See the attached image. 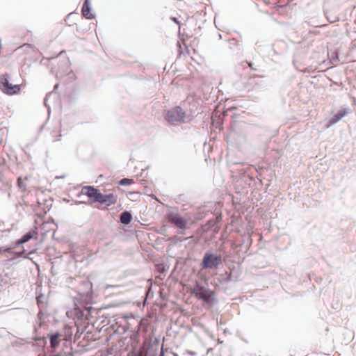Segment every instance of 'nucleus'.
Masks as SVG:
<instances>
[{"label": "nucleus", "instance_id": "nucleus-6", "mask_svg": "<svg viewBox=\"0 0 356 356\" xmlns=\"http://www.w3.org/2000/svg\"><path fill=\"white\" fill-rule=\"evenodd\" d=\"M220 263V257L207 253L203 259L202 267L204 268H213L218 266Z\"/></svg>", "mask_w": 356, "mask_h": 356}, {"label": "nucleus", "instance_id": "nucleus-20", "mask_svg": "<svg viewBox=\"0 0 356 356\" xmlns=\"http://www.w3.org/2000/svg\"><path fill=\"white\" fill-rule=\"evenodd\" d=\"M248 65L250 67H252V65L251 63H249Z\"/></svg>", "mask_w": 356, "mask_h": 356}, {"label": "nucleus", "instance_id": "nucleus-21", "mask_svg": "<svg viewBox=\"0 0 356 356\" xmlns=\"http://www.w3.org/2000/svg\"><path fill=\"white\" fill-rule=\"evenodd\" d=\"M161 356H163V352L161 351Z\"/></svg>", "mask_w": 356, "mask_h": 356}, {"label": "nucleus", "instance_id": "nucleus-12", "mask_svg": "<svg viewBox=\"0 0 356 356\" xmlns=\"http://www.w3.org/2000/svg\"><path fill=\"white\" fill-rule=\"evenodd\" d=\"M60 334L58 333L54 334L50 337L51 347L55 348L58 346L60 343L59 337Z\"/></svg>", "mask_w": 356, "mask_h": 356}, {"label": "nucleus", "instance_id": "nucleus-18", "mask_svg": "<svg viewBox=\"0 0 356 356\" xmlns=\"http://www.w3.org/2000/svg\"><path fill=\"white\" fill-rule=\"evenodd\" d=\"M59 54H56L54 55V56L51 57V58H47V59H51V58H54L56 57H57Z\"/></svg>", "mask_w": 356, "mask_h": 356}, {"label": "nucleus", "instance_id": "nucleus-8", "mask_svg": "<svg viewBox=\"0 0 356 356\" xmlns=\"http://www.w3.org/2000/svg\"><path fill=\"white\" fill-rule=\"evenodd\" d=\"M348 113V111L343 108L339 110L335 115H334L327 122L326 127L329 128L331 126L336 124L337 122H339L340 120H341Z\"/></svg>", "mask_w": 356, "mask_h": 356}, {"label": "nucleus", "instance_id": "nucleus-5", "mask_svg": "<svg viewBox=\"0 0 356 356\" xmlns=\"http://www.w3.org/2000/svg\"><path fill=\"white\" fill-rule=\"evenodd\" d=\"M0 88L3 92L8 95L15 94L20 90L19 85L10 84L6 75H3L0 77Z\"/></svg>", "mask_w": 356, "mask_h": 356}, {"label": "nucleus", "instance_id": "nucleus-22", "mask_svg": "<svg viewBox=\"0 0 356 356\" xmlns=\"http://www.w3.org/2000/svg\"><path fill=\"white\" fill-rule=\"evenodd\" d=\"M132 356H140V355H132Z\"/></svg>", "mask_w": 356, "mask_h": 356}, {"label": "nucleus", "instance_id": "nucleus-4", "mask_svg": "<svg viewBox=\"0 0 356 356\" xmlns=\"http://www.w3.org/2000/svg\"><path fill=\"white\" fill-rule=\"evenodd\" d=\"M191 293L197 298L202 299L207 302H210L214 296V292L213 291L199 284H197V286L192 289Z\"/></svg>", "mask_w": 356, "mask_h": 356}, {"label": "nucleus", "instance_id": "nucleus-15", "mask_svg": "<svg viewBox=\"0 0 356 356\" xmlns=\"http://www.w3.org/2000/svg\"><path fill=\"white\" fill-rule=\"evenodd\" d=\"M134 183V181L133 179H122L120 181V185H130L131 184Z\"/></svg>", "mask_w": 356, "mask_h": 356}, {"label": "nucleus", "instance_id": "nucleus-1", "mask_svg": "<svg viewBox=\"0 0 356 356\" xmlns=\"http://www.w3.org/2000/svg\"><path fill=\"white\" fill-rule=\"evenodd\" d=\"M83 193L88 197L92 202H98L108 207L116 204L118 201L117 195L113 193L103 194L99 191V190L94 188L93 186L84 187L83 188Z\"/></svg>", "mask_w": 356, "mask_h": 356}, {"label": "nucleus", "instance_id": "nucleus-3", "mask_svg": "<svg viewBox=\"0 0 356 356\" xmlns=\"http://www.w3.org/2000/svg\"><path fill=\"white\" fill-rule=\"evenodd\" d=\"M79 299L86 304H90L93 299L92 284L89 282L82 283V289L79 292Z\"/></svg>", "mask_w": 356, "mask_h": 356}, {"label": "nucleus", "instance_id": "nucleus-9", "mask_svg": "<svg viewBox=\"0 0 356 356\" xmlns=\"http://www.w3.org/2000/svg\"><path fill=\"white\" fill-rule=\"evenodd\" d=\"M81 12L83 17H85L86 19H91L95 17V15L92 13V10L90 6L89 0H85L82 7Z\"/></svg>", "mask_w": 356, "mask_h": 356}, {"label": "nucleus", "instance_id": "nucleus-11", "mask_svg": "<svg viewBox=\"0 0 356 356\" xmlns=\"http://www.w3.org/2000/svg\"><path fill=\"white\" fill-rule=\"evenodd\" d=\"M132 216L128 211H124L120 215V222L122 224L127 225L131 222Z\"/></svg>", "mask_w": 356, "mask_h": 356}, {"label": "nucleus", "instance_id": "nucleus-16", "mask_svg": "<svg viewBox=\"0 0 356 356\" xmlns=\"http://www.w3.org/2000/svg\"><path fill=\"white\" fill-rule=\"evenodd\" d=\"M17 183H18V186L20 187V188H22L23 187V183H22V178L19 177L18 179H17Z\"/></svg>", "mask_w": 356, "mask_h": 356}, {"label": "nucleus", "instance_id": "nucleus-13", "mask_svg": "<svg viewBox=\"0 0 356 356\" xmlns=\"http://www.w3.org/2000/svg\"><path fill=\"white\" fill-rule=\"evenodd\" d=\"M56 132V134L54 135L52 137V141L53 142H57V141H59L60 140V138H61V129H60V125L58 124V127H57V130L55 131Z\"/></svg>", "mask_w": 356, "mask_h": 356}, {"label": "nucleus", "instance_id": "nucleus-2", "mask_svg": "<svg viewBox=\"0 0 356 356\" xmlns=\"http://www.w3.org/2000/svg\"><path fill=\"white\" fill-rule=\"evenodd\" d=\"M185 112L179 106H175L168 110L165 115V119L171 124H175L184 122Z\"/></svg>", "mask_w": 356, "mask_h": 356}, {"label": "nucleus", "instance_id": "nucleus-7", "mask_svg": "<svg viewBox=\"0 0 356 356\" xmlns=\"http://www.w3.org/2000/svg\"><path fill=\"white\" fill-rule=\"evenodd\" d=\"M167 219L168 222L175 225L176 227L180 229L186 228L187 220L182 217L178 213H170L168 215Z\"/></svg>", "mask_w": 356, "mask_h": 356}, {"label": "nucleus", "instance_id": "nucleus-14", "mask_svg": "<svg viewBox=\"0 0 356 356\" xmlns=\"http://www.w3.org/2000/svg\"><path fill=\"white\" fill-rule=\"evenodd\" d=\"M248 87L249 90H253L254 88V85L257 84L254 78L250 79L248 82Z\"/></svg>", "mask_w": 356, "mask_h": 356}, {"label": "nucleus", "instance_id": "nucleus-19", "mask_svg": "<svg viewBox=\"0 0 356 356\" xmlns=\"http://www.w3.org/2000/svg\"><path fill=\"white\" fill-rule=\"evenodd\" d=\"M230 42H235L236 43H237V41L235 40V39H232L229 40Z\"/></svg>", "mask_w": 356, "mask_h": 356}, {"label": "nucleus", "instance_id": "nucleus-17", "mask_svg": "<svg viewBox=\"0 0 356 356\" xmlns=\"http://www.w3.org/2000/svg\"><path fill=\"white\" fill-rule=\"evenodd\" d=\"M11 250V248H6L3 249L2 248H0V252H9Z\"/></svg>", "mask_w": 356, "mask_h": 356}, {"label": "nucleus", "instance_id": "nucleus-10", "mask_svg": "<svg viewBox=\"0 0 356 356\" xmlns=\"http://www.w3.org/2000/svg\"><path fill=\"white\" fill-rule=\"evenodd\" d=\"M37 236H38V232H37L36 229H35V230H33L32 232L26 233L20 239L17 241H16V245H22V244L29 241L31 238H36Z\"/></svg>", "mask_w": 356, "mask_h": 356}]
</instances>
